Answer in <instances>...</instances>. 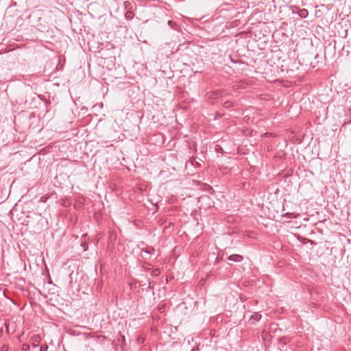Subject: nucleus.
<instances>
[{"instance_id": "f257e3e1", "label": "nucleus", "mask_w": 351, "mask_h": 351, "mask_svg": "<svg viewBox=\"0 0 351 351\" xmlns=\"http://www.w3.org/2000/svg\"><path fill=\"white\" fill-rule=\"evenodd\" d=\"M155 250L152 247H147L141 250V256L144 258H148L154 252Z\"/></svg>"}, {"instance_id": "f03ea898", "label": "nucleus", "mask_w": 351, "mask_h": 351, "mask_svg": "<svg viewBox=\"0 0 351 351\" xmlns=\"http://www.w3.org/2000/svg\"><path fill=\"white\" fill-rule=\"evenodd\" d=\"M209 99H215L222 97V92L221 90L212 91L208 93Z\"/></svg>"}, {"instance_id": "7ed1b4c3", "label": "nucleus", "mask_w": 351, "mask_h": 351, "mask_svg": "<svg viewBox=\"0 0 351 351\" xmlns=\"http://www.w3.org/2000/svg\"><path fill=\"white\" fill-rule=\"evenodd\" d=\"M40 337L39 335H33L32 337H31V342H32V345L34 348H36L39 345V343L40 342Z\"/></svg>"}, {"instance_id": "20e7f679", "label": "nucleus", "mask_w": 351, "mask_h": 351, "mask_svg": "<svg viewBox=\"0 0 351 351\" xmlns=\"http://www.w3.org/2000/svg\"><path fill=\"white\" fill-rule=\"evenodd\" d=\"M228 259L234 262H241L243 261V256L239 254H232L228 256Z\"/></svg>"}, {"instance_id": "39448f33", "label": "nucleus", "mask_w": 351, "mask_h": 351, "mask_svg": "<svg viewBox=\"0 0 351 351\" xmlns=\"http://www.w3.org/2000/svg\"><path fill=\"white\" fill-rule=\"evenodd\" d=\"M298 14L301 18L306 19L308 15V12L306 9H302L300 10Z\"/></svg>"}, {"instance_id": "423d86ee", "label": "nucleus", "mask_w": 351, "mask_h": 351, "mask_svg": "<svg viewBox=\"0 0 351 351\" xmlns=\"http://www.w3.org/2000/svg\"><path fill=\"white\" fill-rule=\"evenodd\" d=\"M222 106L226 108H229L232 106V104L230 101H226L222 104Z\"/></svg>"}, {"instance_id": "0eeeda50", "label": "nucleus", "mask_w": 351, "mask_h": 351, "mask_svg": "<svg viewBox=\"0 0 351 351\" xmlns=\"http://www.w3.org/2000/svg\"><path fill=\"white\" fill-rule=\"evenodd\" d=\"M81 246L83 248L84 251H86L88 249V242L86 241L82 242Z\"/></svg>"}, {"instance_id": "6e6552de", "label": "nucleus", "mask_w": 351, "mask_h": 351, "mask_svg": "<svg viewBox=\"0 0 351 351\" xmlns=\"http://www.w3.org/2000/svg\"><path fill=\"white\" fill-rule=\"evenodd\" d=\"M261 318V315H260L258 313H255L252 315V319H254L256 321L260 320Z\"/></svg>"}, {"instance_id": "1a4fd4ad", "label": "nucleus", "mask_w": 351, "mask_h": 351, "mask_svg": "<svg viewBox=\"0 0 351 351\" xmlns=\"http://www.w3.org/2000/svg\"><path fill=\"white\" fill-rule=\"evenodd\" d=\"M22 350L23 351H29L30 346L29 344H27V343H23L22 345Z\"/></svg>"}, {"instance_id": "9d476101", "label": "nucleus", "mask_w": 351, "mask_h": 351, "mask_svg": "<svg viewBox=\"0 0 351 351\" xmlns=\"http://www.w3.org/2000/svg\"><path fill=\"white\" fill-rule=\"evenodd\" d=\"M48 350V346L45 343L40 346V351H47Z\"/></svg>"}, {"instance_id": "9b49d317", "label": "nucleus", "mask_w": 351, "mask_h": 351, "mask_svg": "<svg viewBox=\"0 0 351 351\" xmlns=\"http://www.w3.org/2000/svg\"><path fill=\"white\" fill-rule=\"evenodd\" d=\"M125 18L128 19H132L133 18V14L132 12H127L125 13Z\"/></svg>"}, {"instance_id": "f8f14e48", "label": "nucleus", "mask_w": 351, "mask_h": 351, "mask_svg": "<svg viewBox=\"0 0 351 351\" xmlns=\"http://www.w3.org/2000/svg\"><path fill=\"white\" fill-rule=\"evenodd\" d=\"M160 273V271L159 269H156L152 271V275L153 276H158Z\"/></svg>"}, {"instance_id": "ddd939ff", "label": "nucleus", "mask_w": 351, "mask_h": 351, "mask_svg": "<svg viewBox=\"0 0 351 351\" xmlns=\"http://www.w3.org/2000/svg\"><path fill=\"white\" fill-rule=\"evenodd\" d=\"M9 347L7 345H3L1 348V351H8Z\"/></svg>"}, {"instance_id": "4468645a", "label": "nucleus", "mask_w": 351, "mask_h": 351, "mask_svg": "<svg viewBox=\"0 0 351 351\" xmlns=\"http://www.w3.org/2000/svg\"><path fill=\"white\" fill-rule=\"evenodd\" d=\"M279 342H280V343H284V344H285V343H286L285 337H282V338H280V340H279Z\"/></svg>"}, {"instance_id": "2eb2a0df", "label": "nucleus", "mask_w": 351, "mask_h": 351, "mask_svg": "<svg viewBox=\"0 0 351 351\" xmlns=\"http://www.w3.org/2000/svg\"><path fill=\"white\" fill-rule=\"evenodd\" d=\"M168 24H169L170 26L173 27V25H176V23H175L174 21H171V20H169V21H168Z\"/></svg>"}, {"instance_id": "dca6fc26", "label": "nucleus", "mask_w": 351, "mask_h": 351, "mask_svg": "<svg viewBox=\"0 0 351 351\" xmlns=\"http://www.w3.org/2000/svg\"><path fill=\"white\" fill-rule=\"evenodd\" d=\"M308 242L311 244V245H316V242L313 241V240H308Z\"/></svg>"}, {"instance_id": "f3484780", "label": "nucleus", "mask_w": 351, "mask_h": 351, "mask_svg": "<svg viewBox=\"0 0 351 351\" xmlns=\"http://www.w3.org/2000/svg\"><path fill=\"white\" fill-rule=\"evenodd\" d=\"M3 334V329L0 328V337H1Z\"/></svg>"}, {"instance_id": "a211bd4d", "label": "nucleus", "mask_w": 351, "mask_h": 351, "mask_svg": "<svg viewBox=\"0 0 351 351\" xmlns=\"http://www.w3.org/2000/svg\"><path fill=\"white\" fill-rule=\"evenodd\" d=\"M191 351H199V349L193 348L191 350Z\"/></svg>"}, {"instance_id": "6ab92c4d", "label": "nucleus", "mask_w": 351, "mask_h": 351, "mask_svg": "<svg viewBox=\"0 0 351 351\" xmlns=\"http://www.w3.org/2000/svg\"><path fill=\"white\" fill-rule=\"evenodd\" d=\"M5 328H6L7 330H8V324H7L6 323H5Z\"/></svg>"}, {"instance_id": "aec40b11", "label": "nucleus", "mask_w": 351, "mask_h": 351, "mask_svg": "<svg viewBox=\"0 0 351 351\" xmlns=\"http://www.w3.org/2000/svg\"><path fill=\"white\" fill-rule=\"evenodd\" d=\"M121 340L125 341V337H124V336H123V335L121 336Z\"/></svg>"}, {"instance_id": "412c9836", "label": "nucleus", "mask_w": 351, "mask_h": 351, "mask_svg": "<svg viewBox=\"0 0 351 351\" xmlns=\"http://www.w3.org/2000/svg\"><path fill=\"white\" fill-rule=\"evenodd\" d=\"M121 340L125 341V337H124V336H123V335L121 336Z\"/></svg>"}]
</instances>
